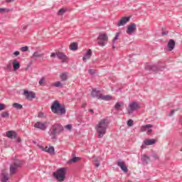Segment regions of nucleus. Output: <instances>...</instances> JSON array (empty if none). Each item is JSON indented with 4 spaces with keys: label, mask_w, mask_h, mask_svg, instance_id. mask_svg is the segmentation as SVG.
<instances>
[{
    "label": "nucleus",
    "mask_w": 182,
    "mask_h": 182,
    "mask_svg": "<svg viewBox=\"0 0 182 182\" xmlns=\"http://www.w3.org/2000/svg\"><path fill=\"white\" fill-rule=\"evenodd\" d=\"M107 127H109V122L106 119H101L95 126V130L98 134V139H102V137L106 134Z\"/></svg>",
    "instance_id": "1"
},
{
    "label": "nucleus",
    "mask_w": 182,
    "mask_h": 182,
    "mask_svg": "<svg viewBox=\"0 0 182 182\" xmlns=\"http://www.w3.org/2000/svg\"><path fill=\"white\" fill-rule=\"evenodd\" d=\"M51 111L55 114H58L60 116H63V114H66V108H65V105H60L59 101L55 100L51 105Z\"/></svg>",
    "instance_id": "2"
},
{
    "label": "nucleus",
    "mask_w": 182,
    "mask_h": 182,
    "mask_svg": "<svg viewBox=\"0 0 182 182\" xmlns=\"http://www.w3.org/2000/svg\"><path fill=\"white\" fill-rule=\"evenodd\" d=\"M63 132V127L60 124H54L50 129V136L53 140L56 139V134H60Z\"/></svg>",
    "instance_id": "3"
},
{
    "label": "nucleus",
    "mask_w": 182,
    "mask_h": 182,
    "mask_svg": "<svg viewBox=\"0 0 182 182\" xmlns=\"http://www.w3.org/2000/svg\"><path fill=\"white\" fill-rule=\"evenodd\" d=\"M53 176L58 181H65V180H66V168L57 169L55 172L53 173Z\"/></svg>",
    "instance_id": "4"
},
{
    "label": "nucleus",
    "mask_w": 182,
    "mask_h": 182,
    "mask_svg": "<svg viewBox=\"0 0 182 182\" xmlns=\"http://www.w3.org/2000/svg\"><path fill=\"white\" fill-rule=\"evenodd\" d=\"M23 166V161L17 159L14 161L11 165H10V174L14 175L16 173L17 170L18 168H21Z\"/></svg>",
    "instance_id": "5"
},
{
    "label": "nucleus",
    "mask_w": 182,
    "mask_h": 182,
    "mask_svg": "<svg viewBox=\"0 0 182 182\" xmlns=\"http://www.w3.org/2000/svg\"><path fill=\"white\" fill-rule=\"evenodd\" d=\"M109 41V36L107 33H100L97 37V43L100 46H105L106 42Z\"/></svg>",
    "instance_id": "6"
},
{
    "label": "nucleus",
    "mask_w": 182,
    "mask_h": 182,
    "mask_svg": "<svg viewBox=\"0 0 182 182\" xmlns=\"http://www.w3.org/2000/svg\"><path fill=\"white\" fill-rule=\"evenodd\" d=\"M56 56L60 60H63V63H68V60L69 59L68 56L62 52L52 53L50 55V58H56Z\"/></svg>",
    "instance_id": "7"
},
{
    "label": "nucleus",
    "mask_w": 182,
    "mask_h": 182,
    "mask_svg": "<svg viewBox=\"0 0 182 182\" xmlns=\"http://www.w3.org/2000/svg\"><path fill=\"white\" fill-rule=\"evenodd\" d=\"M129 110H128L129 114H132L133 112L140 108V105L136 102H132L129 105Z\"/></svg>",
    "instance_id": "8"
},
{
    "label": "nucleus",
    "mask_w": 182,
    "mask_h": 182,
    "mask_svg": "<svg viewBox=\"0 0 182 182\" xmlns=\"http://www.w3.org/2000/svg\"><path fill=\"white\" fill-rule=\"evenodd\" d=\"M137 29L136 25L134 23H131L127 28V35H133V33H134V32H136Z\"/></svg>",
    "instance_id": "9"
},
{
    "label": "nucleus",
    "mask_w": 182,
    "mask_h": 182,
    "mask_svg": "<svg viewBox=\"0 0 182 182\" xmlns=\"http://www.w3.org/2000/svg\"><path fill=\"white\" fill-rule=\"evenodd\" d=\"M23 96H25L26 99H35L36 97V94L32 91H28V90H25L23 93Z\"/></svg>",
    "instance_id": "10"
},
{
    "label": "nucleus",
    "mask_w": 182,
    "mask_h": 182,
    "mask_svg": "<svg viewBox=\"0 0 182 182\" xmlns=\"http://www.w3.org/2000/svg\"><path fill=\"white\" fill-rule=\"evenodd\" d=\"M48 124V122H37L35 124H34V127L36 129H38L39 130H42V131H45L46 130V129H48V127L46 126V124Z\"/></svg>",
    "instance_id": "11"
},
{
    "label": "nucleus",
    "mask_w": 182,
    "mask_h": 182,
    "mask_svg": "<svg viewBox=\"0 0 182 182\" xmlns=\"http://www.w3.org/2000/svg\"><path fill=\"white\" fill-rule=\"evenodd\" d=\"M130 21V17L129 16H124L122 17L120 21L117 23V26H124L127 22Z\"/></svg>",
    "instance_id": "12"
},
{
    "label": "nucleus",
    "mask_w": 182,
    "mask_h": 182,
    "mask_svg": "<svg viewBox=\"0 0 182 182\" xmlns=\"http://www.w3.org/2000/svg\"><path fill=\"white\" fill-rule=\"evenodd\" d=\"M117 164L118 167H120L121 170H122L124 173H127L129 171L127 166H126V164H124V162L119 161L117 163Z\"/></svg>",
    "instance_id": "13"
},
{
    "label": "nucleus",
    "mask_w": 182,
    "mask_h": 182,
    "mask_svg": "<svg viewBox=\"0 0 182 182\" xmlns=\"http://www.w3.org/2000/svg\"><path fill=\"white\" fill-rule=\"evenodd\" d=\"M146 70H153V72H157V70H160V68L156 65H147L145 67Z\"/></svg>",
    "instance_id": "14"
},
{
    "label": "nucleus",
    "mask_w": 182,
    "mask_h": 182,
    "mask_svg": "<svg viewBox=\"0 0 182 182\" xmlns=\"http://www.w3.org/2000/svg\"><path fill=\"white\" fill-rule=\"evenodd\" d=\"M91 96L92 97H97V99H100V97H102V94L100 93V90L92 89L91 92Z\"/></svg>",
    "instance_id": "15"
},
{
    "label": "nucleus",
    "mask_w": 182,
    "mask_h": 182,
    "mask_svg": "<svg viewBox=\"0 0 182 182\" xmlns=\"http://www.w3.org/2000/svg\"><path fill=\"white\" fill-rule=\"evenodd\" d=\"M6 137L9 139H16L18 137V134L15 131H9L6 132Z\"/></svg>",
    "instance_id": "16"
},
{
    "label": "nucleus",
    "mask_w": 182,
    "mask_h": 182,
    "mask_svg": "<svg viewBox=\"0 0 182 182\" xmlns=\"http://www.w3.org/2000/svg\"><path fill=\"white\" fill-rule=\"evenodd\" d=\"M168 49L170 52H171V50H173V49H174V48H176V41H174V40L173 39H170L169 41L168 42Z\"/></svg>",
    "instance_id": "17"
},
{
    "label": "nucleus",
    "mask_w": 182,
    "mask_h": 182,
    "mask_svg": "<svg viewBox=\"0 0 182 182\" xmlns=\"http://www.w3.org/2000/svg\"><path fill=\"white\" fill-rule=\"evenodd\" d=\"M92 58V50L89 49L85 54V55L82 57L83 62H87V59H90Z\"/></svg>",
    "instance_id": "18"
},
{
    "label": "nucleus",
    "mask_w": 182,
    "mask_h": 182,
    "mask_svg": "<svg viewBox=\"0 0 182 182\" xmlns=\"http://www.w3.org/2000/svg\"><path fill=\"white\" fill-rule=\"evenodd\" d=\"M141 160L142 161V164H149V162L150 161V156L147 155H141Z\"/></svg>",
    "instance_id": "19"
},
{
    "label": "nucleus",
    "mask_w": 182,
    "mask_h": 182,
    "mask_svg": "<svg viewBox=\"0 0 182 182\" xmlns=\"http://www.w3.org/2000/svg\"><path fill=\"white\" fill-rule=\"evenodd\" d=\"M123 106H124V103H123V102H118L115 104L114 109L117 112H119Z\"/></svg>",
    "instance_id": "20"
},
{
    "label": "nucleus",
    "mask_w": 182,
    "mask_h": 182,
    "mask_svg": "<svg viewBox=\"0 0 182 182\" xmlns=\"http://www.w3.org/2000/svg\"><path fill=\"white\" fill-rule=\"evenodd\" d=\"M19 68H21V63H19V62H18L16 60H14L13 61V69L14 71L18 70V69H19Z\"/></svg>",
    "instance_id": "21"
},
{
    "label": "nucleus",
    "mask_w": 182,
    "mask_h": 182,
    "mask_svg": "<svg viewBox=\"0 0 182 182\" xmlns=\"http://www.w3.org/2000/svg\"><path fill=\"white\" fill-rule=\"evenodd\" d=\"M144 143L146 146H152V144H156V139H146L144 141Z\"/></svg>",
    "instance_id": "22"
},
{
    "label": "nucleus",
    "mask_w": 182,
    "mask_h": 182,
    "mask_svg": "<svg viewBox=\"0 0 182 182\" xmlns=\"http://www.w3.org/2000/svg\"><path fill=\"white\" fill-rule=\"evenodd\" d=\"M12 107L14 109H16V110H22V109H23V106H22V105L17 102L14 103Z\"/></svg>",
    "instance_id": "23"
},
{
    "label": "nucleus",
    "mask_w": 182,
    "mask_h": 182,
    "mask_svg": "<svg viewBox=\"0 0 182 182\" xmlns=\"http://www.w3.org/2000/svg\"><path fill=\"white\" fill-rule=\"evenodd\" d=\"M151 127H153V125L150 124L144 125L141 127V132H146L147 129H151Z\"/></svg>",
    "instance_id": "24"
},
{
    "label": "nucleus",
    "mask_w": 182,
    "mask_h": 182,
    "mask_svg": "<svg viewBox=\"0 0 182 182\" xmlns=\"http://www.w3.org/2000/svg\"><path fill=\"white\" fill-rule=\"evenodd\" d=\"M70 50H77V43H72L70 45Z\"/></svg>",
    "instance_id": "25"
},
{
    "label": "nucleus",
    "mask_w": 182,
    "mask_h": 182,
    "mask_svg": "<svg viewBox=\"0 0 182 182\" xmlns=\"http://www.w3.org/2000/svg\"><path fill=\"white\" fill-rule=\"evenodd\" d=\"M60 78L61 80H63L64 82L68 80V73H63L60 75Z\"/></svg>",
    "instance_id": "26"
},
{
    "label": "nucleus",
    "mask_w": 182,
    "mask_h": 182,
    "mask_svg": "<svg viewBox=\"0 0 182 182\" xmlns=\"http://www.w3.org/2000/svg\"><path fill=\"white\" fill-rule=\"evenodd\" d=\"M45 54L44 53H41L39 51H36L33 54V58H42Z\"/></svg>",
    "instance_id": "27"
},
{
    "label": "nucleus",
    "mask_w": 182,
    "mask_h": 182,
    "mask_svg": "<svg viewBox=\"0 0 182 182\" xmlns=\"http://www.w3.org/2000/svg\"><path fill=\"white\" fill-rule=\"evenodd\" d=\"M101 100H110L112 99V96L110 95H101V97H100Z\"/></svg>",
    "instance_id": "28"
},
{
    "label": "nucleus",
    "mask_w": 182,
    "mask_h": 182,
    "mask_svg": "<svg viewBox=\"0 0 182 182\" xmlns=\"http://www.w3.org/2000/svg\"><path fill=\"white\" fill-rule=\"evenodd\" d=\"M53 86H54L55 87H63V84H62L60 81H58L53 84Z\"/></svg>",
    "instance_id": "29"
},
{
    "label": "nucleus",
    "mask_w": 182,
    "mask_h": 182,
    "mask_svg": "<svg viewBox=\"0 0 182 182\" xmlns=\"http://www.w3.org/2000/svg\"><path fill=\"white\" fill-rule=\"evenodd\" d=\"M47 153H49L50 154H53V153H55V148L53 146H50L47 150Z\"/></svg>",
    "instance_id": "30"
},
{
    "label": "nucleus",
    "mask_w": 182,
    "mask_h": 182,
    "mask_svg": "<svg viewBox=\"0 0 182 182\" xmlns=\"http://www.w3.org/2000/svg\"><path fill=\"white\" fill-rule=\"evenodd\" d=\"M79 160H80V158L75 156L69 161V163H76L79 161Z\"/></svg>",
    "instance_id": "31"
},
{
    "label": "nucleus",
    "mask_w": 182,
    "mask_h": 182,
    "mask_svg": "<svg viewBox=\"0 0 182 182\" xmlns=\"http://www.w3.org/2000/svg\"><path fill=\"white\" fill-rule=\"evenodd\" d=\"M1 117H3L4 119L9 118V112H4L1 113Z\"/></svg>",
    "instance_id": "32"
},
{
    "label": "nucleus",
    "mask_w": 182,
    "mask_h": 182,
    "mask_svg": "<svg viewBox=\"0 0 182 182\" xmlns=\"http://www.w3.org/2000/svg\"><path fill=\"white\" fill-rule=\"evenodd\" d=\"M94 161L95 167H99V166H100V163L99 162V158L94 157Z\"/></svg>",
    "instance_id": "33"
},
{
    "label": "nucleus",
    "mask_w": 182,
    "mask_h": 182,
    "mask_svg": "<svg viewBox=\"0 0 182 182\" xmlns=\"http://www.w3.org/2000/svg\"><path fill=\"white\" fill-rule=\"evenodd\" d=\"M120 36V33H117L114 38L112 40V43H115L116 41H117V39H119V36Z\"/></svg>",
    "instance_id": "34"
},
{
    "label": "nucleus",
    "mask_w": 182,
    "mask_h": 182,
    "mask_svg": "<svg viewBox=\"0 0 182 182\" xmlns=\"http://www.w3.org/2000/svg\"><path fill=\"white\" fill-rule=\"evenodd\" d=\"M66 13V9H61L58 11V15H64Z\"/></svg>",
    "instance_id": "35"
},
{
    "label": "nucleus",
    "mask_w": 182,
    "mask_h": 182,
    "mask_svg": "<svg viewBox=\"0 0 182 182\" xmlns=\"http://www.w3.org/2000/svg\"><path fill=\"white\" fill-rule=\"evenodd\" d=\"M9 180V177H8V175H4L3 178H1V182H6Z\"/></svg>",
    "instance_id": "36"
},
{
    "label": "nucleus",
    "mask_w": 182,
    "mask_h": 182,
    "mask_svg": "<svg viewBox=\"0 0 182 182\" xmlns=\"http://www.w3.org/2000/svg\"><path fill=\"white\" fill-rule=\"evenodd\" d=\"M28 50L29 48L28 46L21 47L20 48V50H21V52H28Z\"/></svg>",
    "instance_id": "37"
},
{
    "label": "nucleus",
    "mask_w": 182,
    "mask_h": 182,
    "mask_svg": "<svg viewBox=\"0 0 182 182\" xmlns=\"http://www.w3.org/2000/svg\"><path fill=\"white\" fill-rule=\"evenodd\" d=\"M4 12H9V9L0 8V14H4Z\"/></svg>",
    "instance_id": "38"
},
{
    "label": "nucleus",
    "mask_w": 182,
    "mask_h": 182,
    "mask_svg": "<svg viewBox=\"0 0 182 182\" xmlns=\"http://www.w3.org/2000/svg\"><path fill=\"white\" fill-rule=\"evenodd\" d=\"M12 69V65L11 64H8L5 70H8L9 72H10V70Z\"/></svg>",
    "instance_id": "39"
},
{
    "label": "nucleus",
    "mask_w": 182,
    "mask_h": 182,
    "mask_svg": "<svg viewBox=\"0 0 182 182\" xmlns=\"http://www.w3.org/2000/svg\"><path fill=\"white\" fill-rule=\"evenodd\" d=\"M133 120L132 119H129L127 121V126H129V127H132L133 126Z\"/></svg>",
    "instance_id": "40"
},
{
    "label": "nucleus",
    "mask_w": 182,
    "mask_h": 182,
    "mask_svg": "<svg viewBox=\"0 0 182 182\" xmlns=\"http://www.w3.org/2000/svg\"><path fill=\"white\" fill-rule=\"evenodd\" d=\"M65 129H67V130H72V124H68L65 126Z\"/></svg>",
    "instance_id": "41"
},
{
    "label": "nucleus",
    "mask_w": 182,
    "mask_h": 182,
    "mask_svg": "<svg viewBox=\"0 0 182 182\" xmlns=\"http://www.w3.org/2000/svg\"><path fill=\"white\" fill-rule=\"evenodd\" d=\"M88 73H90V75H91V76H93V75H95V70L93 69H90L88 70Z\"/></svg>",
    "instance_id": "42"
},
{
    "label": "nucleus",
    "mask_w": 182,
    "mask_h": 182,
    "mask_svg": "<svg viewBox=\"0 0 182 182\" xmlns=\"http://www.w3.org/2000/svg\"><path fill=\"white\" fill-rule=\"evenodd\" d=\"M44 82H45V78L42 77V78L40 79L38 83H39V85H43Z\"/></svg>",
    "instance_id": "43"
},
{
    "label": "nucleus",
    "mask_w": 182,
    "mask_h": 182,
    "mask_svg": "<svg viewBox=\"0 0 182 182\" xmlns=\"http://www.w3.org/2000/svg\"><path fill=\"white\" fill-rule=\"evenodd\" d=\"M1 110H5V105L0 104V111Z\"/></svg>",
    "instance_id": "44"
},
{
    "label": "nucleus",
    "mask_w": 182,
    "mask_h": 182,
    "mask_svg": "<svg viewBox=\"0 0 182 182\" xmlns=\"http://www.w3.org/2000/svg\"><path fill=\"white\" fill-rule=\"evenodd\" d=\"M178 109H172L169 114V116H173L174 114V112H177Z\"/></svg>",
    "instance_id": "45"
},
{
    "label": "nucleus",
    "mask_w": 182,
    "mask_h": 182,
    "mask_svg": "<svg viewBox=\"0 0 182 182\" xmlns=\"http://www.w3.org/2000/svg\"><path fill=\"white\" fill-rule=\"evenodd\" d=\"M43 151H46V153H48V149H49V147L46 146V148L41 147Z\"/></svg>",
    "instance_id": "46"
},
{
    "label": "nucleus",
    "mask_w": 182,
    "mask_h": 182,
    "mask_svg": "<svg viewBox=\"0 0 182 182\" xmlns=\"http://www.w3.org/2000/svg\"><path fill=\"white\" fill-rule=\"evenodd\" d=\"M14 56H19L20 53H19V51H16L14 53Z\"/></svg>",
    "instance_id": "47"
},
{
    "label": "nucleus",
    "mask_w": 182,
    "mask_h": 182,
    "mask_svg": "<svg viewBox=\"0 0 182 182\" xmlns=\"http://www.w3.org/2000/svg\"><path fill=\"white\" fill-rule=\"evenodd\" d=\"M43 115H44L43 112H39L38 117H43Z\"/></svg>",
    "instance_id": "48"
},
{
    "label": "nucleus",
    "mask_w": 182,
    "mask_h": 182,
    "mask_svg": "<svg viewBox=\"0 0 182 182\" xmlns=\"http://www.w3.org/2000/svg\"><path fill=\"white\" fill-rule=\"evenodd\" d=\"M168 32H167V31H163L162 32V36H166V35H168Z\"/></svg>",
    "instance_id": "49"
},
{
    "label": "nucleus",
    "mask_w": 182,
    "mask_h": 182,
    "mask_svg": "<svg viewBox=\"0 0 182 182\" xmlns=\"http://www.w3.org/2000/svg\"><path fill=\"white\" fill-rule=\"evenodd\" d=\"M152 132H153V129H148L146 133H147V134H150Z\"/></svg>",
    "instance_id": "50"
},
{
    "label": "nucleus",
    "mask_w": 182,
    "mask_h": 182,
    "mask_svg": "<svg viewBox=\"0 0 182 182\" xmlns=\"http://www.w3.org/2000/svg\"><path fill=\"white\" fill-rule=\"evenodd\" d=\"M6 2L9 4V3H11V2H15V0H6Z\"/></svg>",
    "instance_id": "51"
},
{
    "label": "nucleus",
    "mask_w": 182,
    "mask_h": 182,
    "mask_svg": "<svg viewBox=\"0 0 182 182\" xmlns=\"http://www.w3.org/2000/svg\"><path fill=\"white\" fill-rule=\"evenodd\" d=\"M141 148L143 149H146V144L144 143V144L141 145Z\"/></svg>",
    "instance_id": "52"
},
{
    "label": "nucleus",
    "mask_w": 182,
    "mask_h": 182,
    "mask_svg": "<svg viewBox=\"0 0 182 182\" xmlns=\"http://www.w3.org/2000/svg\"><path fill=\"white\" fill-rule=\"evenodd\" d=\"M154 159H159V156L156 154H154Z\"/></svg>",
    "instance_id": "53"
},
{
    "label": "nucleus",
    "mask_w": 182,
    "mask_h": 182,
    "mask_svg": "<svg viewBox=\"0 0 182 182\" xmlns=\"http://www.w3.org/2000/svg\"><path fill=\"white\" fill-rule=\"evenodd\" d=\"M112 48L116 49V46H114V43H113V44H112Z\"/></svg>",
    "instance_id": "54"
},
{
    "label": "nucleus",
    "mask_w": 182,
    "mask_h": 182,
    "mask_svg": "<svg viewBox=\"0 0 182 182\" xmlns=\"http://www.w3.org/2000/svg\"><path fill=\"white\" fill-rule=\"evenodd\" d=\"M17 143H21V138H18V139Z\"/></svg>",
    "instance_id": "55"
},
{
    "label": "nucleus",
    "mask_w": 182,
    "mask_h": 182,
    "mask_svg": "<svg viewBox=\"0 0 182 182\" xmlns=\"http://www.w3.org/2000/svg\"><path fill=\"white\" fill-rule=\"evenodd\" d=\"M82 107H86V103L82 104Z\"/></svg>",
    "instance_id": "56"
},
{
    "label": "nucleus",
    "mask_w": 182,
    "mask_h": 182,
    "mask_svg": "<svg viewBox=\"0 0 182 182\" xmlns=\"http://www.w3.org/2000/svg\"><path fill=\"white\" fill-rule=\"evenodd\" d=\"M90 113H93V109H90Z\"/></svg>",
    "instance_id": "57"
},
{
    "label": "nucleus",
    "mask_w": 182,
    "mask_h": 182,
    "mask_svg": "<svg viewBox=\"0 0 182 182\" xmlns=\"http://www.w3.org/2000/svg\"><path fill=\"white\" fill-rule=\"evenodd\" d=\"M23 29H26V27H23Z\"/></svg>",
    "instance_id": "58"
}]
</instances>
